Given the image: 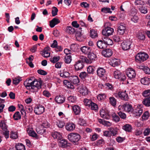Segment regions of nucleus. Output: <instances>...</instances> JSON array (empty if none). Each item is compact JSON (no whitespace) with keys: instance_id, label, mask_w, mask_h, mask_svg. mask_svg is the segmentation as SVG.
Instances as JSON below:
<instances>
[{"instance_id":"obj_1","label":"nucleus","mask_w":150,"mask_h":150,"mask_svg":"<svg viewBox=\"0 0 150 150\" xmlns=\"http://www.w3.org/2000/svg\"><path fill=\"white\" fill-rule=\"evenodd\" d=\"M24 84L26 88L31 87L30 89L32 90L31 91L34 92L38 91L39 89L41 88L42 82L38 81L35 79L33 81L31 79H30L26 80L24 82Z\"/></svg>"},{"instance_id":"obj_2","label":"nucleus","mask_w":150,"mask_h":150,"mask_svg":"<svg viewBox=\"0 0 150 150\" xmlns=\"http://www.w3.org/2000/svg\"><path fill=\"white\" fill-rule=\"evenodd\" d=\"M119 110L122 111H126L128 112L132 113L133 109L131 105L129 103H125L123 105H120L118 107Z\"/></svg>"},{"instance_id":"obj_3","label":"nucleus","mask_w":150,"mask_h":150,"mask_svg":"<svg viewBox=\"0 0 150 150\" xmlns=\"http://www.w3.org/2000/svg\"><path fill=\"white\" fill-rule=\"evenodd\" d=\"M67 137L70 141L73 142H78L80 140L81 136L77 133H71L68 135Z\"/></svg>"},{"instance_id":"obj_4","label":"nucleus","mask_w":150,"mask_h":150,"mask_svg":"<svg viewBox=\"0 0 150 150\" xmlns=\"http://www.w3.org/2000/svg\"><path fill=\"white\" fill-rule=\"evenodd\" d=\"M148 57V55L145 53H138L136 56L135 59L137 62L139 61L143 62L146 60Z\"/></svg>"},{"instance_id":"obj_5","label":"nucleus","mask_w":150,"mask_h":150,"mask_svg":"<svg viewBox=\"0 0 150 150\" xmlns=\"http://www.w3.org/2000/svg\"><path fill=\"white\" fill-rule=\"evenodd\" d=\"M113 75L115 79H118L120 81H123L126 79L125 75L122 74L120 71L117 70L114 71Z\"/></svg>"},{"instance_id":"obj_6","label":"nucleus","mask_w":150,"mask_h":150,"mask_svg":"<svg viewBox=\"0 0 150 150\" xmlns=\"http://www.w3.org/2000/svg\"><path fill=\"white\" fill-rule=\"evenodd\" d=\"M132 43L130 40H127L124 41L121 43V47L124 50H126L130 48V46Z\"/></svg>"},{"instance_id":"obj_7","label":"nucleus","mask_w":150,"mask_h":150,"mask_svg":"<svg viewBox=\"0 0 150 150\" xmlns=\"http://www.w3.org/2000/svg\"><path fill=\"white\" fill-rule=\"evenodd\" d=\"M142 105H139L134 110H133L132 113L136 116V117L140 116L142 113L143 110L142 108Z\"/></svg>"},{"instance_id":"obj_8","label":"nucleus","mask_w":150,"mask_h":150,"mask_svg":"<svg viewBox=\"0 0 150 150\" xmlns=\"http://www.w3.org/2000/svg\"><path fill=\"white\" fill-rule=\"evenodd\" d=\"M79 92L83 95L85 96L88 94V90L85 85L81 84L78 87Z\"/></svg>"},{"instance_id":"obj_9","label":"nucleus","mask_w":150,"mask_h":150,"mask_svg":"<svg viewBox=\"0 0 150 150\" xmlns=\"http://www.w3.org/2000/svg\"><path fill=\"white\" fill-rule=\"evenodd\" d=\"M113 32V29L110 27H107L103 30L102 33L104 36H108L112 35Z\"/></svg>"},{"instance_id":"obj_10","label":"nucleus","mask_w":150,"mask_h":150,"mask_svg":"<svg viewBox=\"0 0 150 150\" xmlns=\"http://www.w3.org/2000/svg\"><path fill=\"white\" fill-rule=\"evenodd\" d=\"M45 108L42 105H38L34 108V111L37 115H40L45 111Z\"/></svg>"},{"instance_id":"obj_11","label":"nucleus","mask_w":150,"mask_h":150,"mask_svg":"<svg viewBox=\"0 0 150 150\" xmlns=\"http://www.w3.org/2000/svg\"><path fill=\"white\" fill-rule=\"evenodd\" d=\"M126 28L125 25V24H120L118 27L117 34L121 35H123L125 33Z\"/></svg>"},{"instance_id":"obj_12","label":"nucleus","mask_w":150,"mask_h":150,"mask_svg":"<svg viewBox=\"0 0 150 150\" xmlns=\"http://www.w3.org/2000/svg\"><path fill=\"white\" fill-rule=\"evenodd\" d=\"M101 54L104 57H109L112 55V52L111 49H107L103 50L101 52Z\"/></svg>"},{"instance_id":"obj_13","label":"nucleus","mask_w":150,"mask_h":150,"mask_svg":"<svg viewBox=\"0 0 150 150\" xmlns=\"http://www.w3.org/2000/svg\"><path fill=\"white\" fill-rule=\"evenodd\" d=\"M126 74L129 78L130 79L134 78L136 76L134 70L132 68L128 69L126 71Z\"/></svg>"},{"instance_id":"obj_14","label":"nucleus","mask_w":150,"mask_h":150,"mask_svg":"<svg viewBox=\"0 0 150 150\" xmlns=\"http://www.w3.org/2000/svg\"><path fill=\"white\" fill-rule=\"evenodd\" d=\"M100 114L101 116L103 118L106 119H109L110 117V115L108 111L102 109L100 111Z\"/></svg>"},{"instance_id":"obj_15","label":"nucleus","mask_w":150,"mask_h":150,"mask_svg":"<svg viewBox=\"0 0 150 150\" xmlns=\"http://www.w3.org/2000/svg\"><path fill=\"white\" fill-rule=\"evenodd\" d=\"M65 97L63 95H59L56 96L55 100L58 104L63 103L65 101Z\"/></svg>"},{"instance_id":"obj_16","label":"nucleus","mask_w":150,"mask_h":150,"mask_svg":"<svg viewBox=\"0 0 150 150\" xmlns=\"http://www.w3.org/2000/svg\"><path fill=\"white\" fill-rule=\"evenodd\" d=\"M66 129L69 131H72L75 128V125L72 122L67 123L65 125Z\"/></svg>"},{"instance_id":"obj_17","label":"nucleus","mask_w":150,"mask_h":150,"mask_svg":"<svg viewBox=\"0 0 150 150\" xmlns=\"http://www.w3.org/2000/svg\"><path fill=\"white\" fill-rule=\"evenodd\" d=\"M84 64L82 61L79 60L77 62L74 64L75 69L76 70H79L82 69L83 67Z\"/></svg>"},{"instance_id":"obj_18","label":"nucleus","mask_w":150,"mask_h":150,"mask_svg":"<svg viewBox=\"0 0 150 150\" xmlns=\"http://www.w3.org/2000/svg\"><path fill=\"white\" fill-rule=\"evenodd\" d=\"M118 95L122 100H127L129 98L127 94L125 92H120L118 93Z\"/></svg>"},{"instance_id":"obj_19","label":"nucleus","mask_w":150,"mask_h":150,"mask_svg":"<svg viewBox=\"0 0 150 150\" xmlns=\"http://www.w3.org/2000/svg\"><path fill=\"white\" fill-rule=\"evenodd\" d=\"M97 73L99 76L103 77L105 75V71L103 68L99 67L97 70Z\"/></svg>"},{"instance_id":"obj_20","label":"nucleus","mask_w":150,"mask_h":150,"mask_svg":"<svg viewBox=\"0 0 150 150\" xmlns=\"http://www.w3.org/2000/svg\"><path fill=\"white\" fill-rule=\"evenodd\" d=\"M60 22V20L57 18H54L50 22V25L51 28L54 27L55 25Z\"/></svg>"},{"instance_id":"obj_21","label":"nucleus","mask_w":150,"mask_h":150,"mask_svg":"<svg viewBox=\"0 0 150 150\" xmlns=\"http://www.w3.org/2000/svg\"><path fill=\"white\" fill-rule=\"evenodd\" d=\"M72 109L75 114L76 115H79L81 112L80 107L78 105H75L72 106Z\"/></svg>"},{"instance_id":"obj_22","label":"nucleus","mask_w":150,"mask_h":150,"mask_svg":"<svg viewBox=\"0 0 150 150\" xmlns=\"http://www.w3.org/2000/svg\"><path fill=\"white\" fill-rule=\"evenodd\" d=\"M82 52L85 54H88L91 51V48L86 46H83L81 48Z\"/></svg>"},{"instance_id":"obj_23","label":"nucleus","mask_w":150,"mask_h":150,"mask_svg":"<svg viewBox=\"0 0 150 150\" xmlns=\"http://www.w3.org/2000/svg\"><path fill=\"white\" fill-rule=\"evenodd\" d=\"M97 45L98 47L100 49H103L107 47L103 40H100L97 42Z\"/></svg>"},{"instance_id":"obj_24","label":"nucleus","mask_w":150,"mask_h":150,"mask_svg":"<svg viewBox=\"0 0 150 150\" xmlns=\"http://www.w3.org/2000/svg\"><path fill=\"white\" fill-rule=\"evenodd\" d=\"M70 78V79L72 83L75 84H77L79 82V79L76 76H71Z\"/></svg>"},{"instance_id":"obj_25","label":"nucleus","mask_w":150,"mask_h":150,"mask_svg":"<svg viewBox=\"0 0 150 150\" xmlns=\"http://www.w3.org/2000/svg\"><path fill=\"white\" fill-rule=\"evenodd\" d=\"M103 40L105 42V45H111L113 43L112 40L108 38L107 36H104L103 37Z\"/></svg>"},{"instance_id":"obj_26","label":"nucleus","mask_w":150,"mask_h":150,"mask_svg":"<svg viewBox=\"0 0 150 150\" xmlns=\"http://www.w3.org/2000/svg\"><path fill=\"white\" fill-rule=\"evenodd\" d=\"M120 63L119 60L116 58L112 59L110 62V65L113 67L119 65Z\"/></svg>"},{"instance_id":"obj_27","label":"nucleus","mask_w":150,"mask_h":150,"mask_svg":"<svg viewBox=\"0 0 150 150\" xmlns=\"http://www.w3.org/2000/svg\"><path fill=\"white\" fill-rule=\"evenodd\" d=\"M6 123V121L4 120H0V127L3 130H7V126Z\"/></svg>"},{"instance_id":"obj_28","label":"nucleus","mask_w":150,"mask_h":150,"mask_svg":"<svg viewBox=\"0 0 150 150\" xmlns=\"http://www.w3.org/2000/svg\"><path fill=\"white\" fill-rule=\"evenodd\" d=\"M52 135L54 139H57L58 140L62 138V136L61 133L57 132L53 133Z\"/></svg>"},{"instance_id":"obj_29","label":"nucleus","mask_w":150,"mask_h":150,"mask_svg":"<svg viewBox=\"0 0 150 150\" xmlns=\"http://www.w3.org/2000/svg\"><path fill=\"white\" fill-rule=\"evenodd\" d=\"M42 55L45 57H48L50 56V52L49 50L47 48H45L43 50Z\"/></svg>"},{"instance_id":"obj_30","label":"nucleus","mask_w":150,"mask_h":150,"mask_svg":"<svg viewBox=\"0 0 150 150\" xmlns=\"http://www.w3.org/2000/svg\"><path fill=\"white\" fill-rule=\"evenodd\" d=\"M122 129L126 132H130L131 131L132 127L130 125L126 124L123 126Z\"/></svg>"},{"instance_id":"obj_31","label":"nucleus","mask_w":150,"mask_h":150,"mask_svg":"<svg viewBox=\"0 0 150 150\" xmlns=\"http://www.w3.org/2000/svg\"><path fill=\"white\" fill-rule=\"evenodd\" d=\"M141 83L144 85H147L150 83V79L147 77L142 78L141 80Z\"/></svg>"},{"instance_id":"obj_32","label":"nucleus","mask_w":150,"mask_h":150,"mask_svg":"<svg viewBox=\"0 0 150 150\" xmlns=\"http://www.w3.org/2000/svg\"><path fill=\"white\" fill-rule=\"evenodd\" d=\"M17 150H25V146L22 143H18L15 146Z\"/></svg>"},{"instance_id":"obj_33","label":"nucleus","mask_w":150,"mask_h":150,"mask_svg":"<svg viewBox=\"0 0 150 150\" xmlns=\"http://www.w3.org/2000/svg\"><path fill=\"white\" fill-rule=\"evenodd\" d=\"M88 58L90 60L91 62L95 60L96 58V55L93 53H90L88 54Z\"/></svg>"},{"instance_id":"obj_34","label":"nucleus","mask_w":150,"mask_h":150,"mask_svg":"<svg viewBox=\"0 0 150 150\" xmlns=\"http://www.w3.org/2000/svg\"><path fill=\"white\" fill-rule=\"evenodd\" d=\"M139 69L144 71L146 74H150V69L147 67L144 66H140Z\"/></svg>"},{"instance_id":"obj_35","label":"nucleus","mask_w":150,"mask_h":150,"mask_svg":"<svg viewBox=\"0 0 150 150\" xmlns=\"http://www.w3.org/2000/svg\"><path fill=\"white\" fill-rule=\"evenodd\" d=\"M67 142L65 139H62L59 142V146L62 147H65L67 146Z\"/></svg>"},{"instance_id":"obj_36","label":"nucleus","mask_w":150,"mask_h":150,"mask_svg":"<svg viewBox=\"0 0 150 150\" xmlns=\"http://www.w3.org/2000/svg\"><path fill=\"white\" fill-rule=\"evenodd\" d=\"M99 122L103 125L108 127L110 126L111 125V123L110 122L105 121L103 120L99 119Z\"/></svg>"},{"instance_id":"obj_37","label":"nucleus","mask_w":150,"mask_h":150,"mask_svg":"<svg viewBox=\"0 0 150 150\" xmlns=\"http://www.w3.org/2000/svg\"><path fill=\"white\" fill-rule=\"evenodd\" d=\"M13 117L16 120H19L21 118V116L19 111L16 112L13 115Z\"/></svg>"},{"instance_id":"obj_38","label":"nucleus","mask_w":150,"mask_h":150,"mask_svg":"<svg viewBox=\"0 0 150 150\" xmlns=\"http://www.w3.org/2000/svg\"><path fill=\"white\" fill-rule=\"evenodd\" d=\"M142 103L146 106H150V97H147L144 99Z\"/></svg>"},{"instance_id":"obj_39","label":"nucleus","mask_w":150,"mask_h":150,"mask_svg":"<svg viewBox=\"0 0 150 150\" xmlns=\"http://www.w3.org/2000/svg\"><path fill=\"white\" fill-rule=\"evenodd\" d=\"M135 4L139 8L140 6L141 7L144 4V2L142 0H136L134 2Z\"/></svg>"},{"instance_id":"obj_40","label":"nucleus","mask_w":150,"mask_h":150,"mask_svg":"<svg viewBox=\"0 0 150 150\" xmlns=\"http://www.w3.org/2000/svg\"><path fill=\"white\" fill-rule=\"evenodd\" d=\"M137 37L139 40H143L145 39L144 34L141 32H139L137 34Z\"/></svg>"},{"instance_id":"obj_41","label":"nucleus","mask_w":150,"mask_h":150,"mask_svg":"<svg viewBox=\"0 0 150 150\" xmlns=\"http://www.w3.org/2000/svg\"><path fill=\"white\" fill-rule=\"evenodd\" d=\"M66 32L70 34H73L74 33L75 30L74 29L72 28L71 26L67 27L66 29Z\"/></svg>"},{"instance_id":"obj_42","label":"nucleus","mask_w":150,"mask_h":150,"mask_svg":"<svg viewBox=\"0 0 150 150\" xmlns=\"http://www.w3.org/2000/svg\"><path fill=\"white\" fill-rule=\"evenodd\" d=\"M81 31V30H80L79 31H78L76 32L75 35L76 39L79 41H81V38L82 35Z\"/></svg>"},{"instance_id":"obj_43","label":"nucleus","mask_w":150,"mask_h":150,"mask_svg":"<svg viewBox=\"0 0 150 150\" xmlns=\"http://www.w3.org/2000/svg\"><path fill=\"white\" fill-rule=\"evenodd\" d=\"M110 134L111 135L115 136L117 133V129L116 128H110Z\"/></svg>"},{"instance_id":"obj_44","label":"nucleus","mask_w":150,"mask_h":150,"mask_svg":"<svg viewBox=\"0 0 150 150\" xmlns=\"http://www.w3.org/2000/svg\"><path fill=\"white\" fill-rule=\"evenodd\" d=\"M76 98L75 96H70L68 98V100L70 103H74L76 100Z\"/></svg>"},{"instance_id":"obj_45","label":"nucleus","mask_w":150,"mask_h":150,"mask_svg":"<svg viewBox=\"0 0 150 150\" xmlns=\"http://www.w3.org/2000/svg\"><path fill=\"white\" fill-rule=\"evenodd\" d=\"M139 9L142 13L145 14L147 12V8L144 6H142L141 7V6H140Z\"/></svg>"},{"instance_id":"obj_46","label":"nucleus","mask_w":150,"mask_h":150,"mask_svg":"<svg viewBox=\"0 0 150 150\" xmlns=\"http://www.w3.org/2000/svg\"><path fill=\"white\" fill-rule=\"evenodd\" d=\"M21 81V79L20 77H16L13 79V83L15 85H17Z\"/></svg>"},{"instance_id":"obj_47","label":"nucleus","mask_w":150,"mask_h":150,"mask_svg":"<svg viewBox=\"0 0 150 150\" xmlns=\"http://www.w3.org/2000/svg\"><path fill=\"white\" fill-rule=\"evenodd\" d=\"M110 103L113 106H115L116 104V100L113 97H110L109 98Z\"/></svg>"},{"instance_id":"obj_48","label":"nucleus","mask_w":150,"mask_h":150,"mask_svg":"<svg viewBox=\"0 0 150 150\" xmlns=\"http://www.w3.org/2000/svg\"><path fill=\"white\" fill-rule=\"evenodd\" d=\"M71 61V57L70 55L66 56L65 57L64 61L67 63L69 64L70 63Z\"/></svg>"},{"instance_id":"obj_49","label":"nucleus","mask_w":150,"mask_h":150,"mask_svg":"<svg viewBox=\"0 0 150 150\" xmlns=\"http://www.w3.org/2000/svg\"><path fill=\"white\" fill-rule=\"evenodd\" d=\"M60 59L59 56L54 57L53 58H50V61L53 63L57 62Z\"/></svg>"},{"instance_id":"obj_50","label":"nucleus","mask_w":150,"mask_h":150,"mask_svg":"<svg viewBox=\"0 0 150 150\" xmlns=\"http://www.w3.org/2000/svg\"><path fill=\"white\" fill-rule=\"evenodd\" d=\"M90 36L92 38H95L97 36V34L96 32L94 30H91Z\"/></svg>"},{"instance_id":"obj_51","label":"nucleus","mask_w":150,"mask_h":150,"mask_svg":"<svg viewBox=\"0 0 150 150\" xmlns=\"http://www.w3.org/2000/svg\"><path fill=\"white\" fill-rule=\"evenodd\" d=\"M58 11V9L55 7L54 6L52 7V15L53 16H54L57 15Z\"/></svg>"},{"instance_id":"obj_52","label":"nucleus","mask_w":150,"mask_h":150,"mask_svg":"<svg viewBox=\"0 0 150 150\" xmlns=\"http://www.w3.org/2000/svg\"><path fill=\"white\" fill-rule=\"evenodd\" d=\"M94 67L90 66L88 67L87 71L89 74H92L94 72Z\"/></svg>"},{"instance_id":"obj_53","label":"nucleus","mask_w":150,"mask_h":150,"mask_svg":"<svg viewBox=\"0 0 150 150\" xmlns=\"http://www.w3.org/2000/svg\"><path fill=\"white\" fill-rule=\"evenodd\" d=\"M60 76L63 78H66L69 77V73L68 72L65 71L61 73L60 74Z\"/></svg>"},{"instance_id":"obj_54","label":"nucleus","mask_w":150,"mask_h":150,"mask_svg":"<svg viewBox=\"0 0 150 150\" xmlns=\"http://www.w3.org/2000/svg\"><path fill=\"white\" fill-rule=\"evenodd\" d=\"M83 102L84 103L85 105L89 107L90 106V105L92 102L90 100L86 99H84Z\"/></svg>"},{"instance_id":"obj_55","label":"nucleus","mask_w":150,"mask_h":150,"mask_svg":"<svg viewBox=\"0 0 150 150\" xmlns=\"http://www.w3.org/2000/svg\"><path fill=\"white\" fill-rule=\"evenodd\" d=\"M56 125L59 128H62L64 126L65 123L63 121H58Z\"/></svg>"},{"instance_id":"obj_56","label":"nucleus","mask_w":150,"mask_h":150,"mask_svg":"<svg viewBox=\"0 0 150 150\" xmlns=\"http://www.w3.org/2000/svg\"><path fill=\"white\" fill-rule=\"evenodd\" d=\"M91 107V108L92 110H96L98 109V106L95 103L93 102H92L91 104L90 105Z\"/></svg>"},{"instance_id":"obj_57","label":"nucleus","mask_w":150,"mask_h":150,"mask_svg":"<svg viewBox=\"0 0 150 150\" xmlns=\"http://www.w3.org/2000/svg\"><path fill=\"white\" fill-rule=\"evenodd\" d=\"M112 117L113 118V120L116 122H118L119 121L120 118L119 116H117L116 114L114 113L112 115Z\"/></svg>"},{"instance_id":"obj_58","label":"nucleus","mask_w":150,"mask_h":150,"mask_svg":"<svg viewBox=\"0 0 150 150\" xmlns=\"http://www.w3.org/2000/svg\"><path fill=\"white\" fill-rule=\"evenodd\" d=\"M106 95L105 94H99L97 96V99L98 100H101L105 98Z\"/></svg>"},{"instance_id":"obj_59","label":"nucleus","mask_w":150,"mask_h":150,"mask_svg":"<svg viewBox=\"0 0 150 150\" xmlns=\"http://www.w3.org/2000/svg\"><path fill=\"white\" fill-rule=\"evenodd\" d=\"M28 133L29 136L35 137L37 136V134L34 131L30 130L28 131Z\"/></svg>"},{"instance_id":"obj_60","label":"nucleus","mask_w":150,"mask_h":150,"mask_svg":"<svg viewBox=\"0 0 150 150\" xmlns=\"http://www.w3.org/2000/svg\"><path fill=\"white\" fill-rule=\"evenodd\" d=\"M101 11L105 13H111L112 11H110V9L108 8H104L101 9Z\"/></svg>"},{"instance_id":"obj_61","label":"nucleus","mask_w":150,"mask_h":150,"mask_svg":"<svg viewBox=\"0 0 150 150\" xmlns=\"http://www.w3.org/2000/svg\"><path fill=\"white\" fill-rule=\"evenodd\" d=\"M65 81L67 82L66 85L68 88L72 89L74 88V86L72 83H71L70 82H68L67 81Z\"/></svg>"},{"instance_id":"obj_62","label":"nucleus","mask_w":150,"mask_h":150,"mask_svg":"<svg viewBox=\"0 0 150 150\" xmlns=\"http://www.w3.org/2000/svg\"><path fill=\"white\" fill-rule=\"evenodd\" d=\"M10 137L13 139H16L18 138V134L17 132H12L11 134Z\"/></svg>"},{"instance_id":"obj_63","label":"nucleus","mask_w":150,"mask_h":150,"mask_svg":"<svg viewBox=\"0 0 150 150\" xmlns=\"http://www.w3.org/2000/svg\"><path fill=\"white\" fill-rule=\"evenodd\" d=\"M149 112L148 111L145 112L142 116L143 119L145 120L147 119L149 117Z\"/></svg>"},{"instance_id":"obj_64","label":"nucleus","mask_w":150,"mask_h":150,"mask_svg":"<svg viewBox=\"0 0 150 150\" xmlns=\"http://www.w3.org/2000/svg\"><path fill=\"white\" fill-rule=\"evenodd\" d=\"M150 95V90H147L144 91L143 93V95L144 97H147Z\"/></svg>"}]
</instances>
